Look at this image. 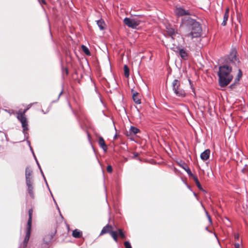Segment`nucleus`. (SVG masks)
Listing matches in <instances>:
<instances>
[{
    "instance_id": "1",
    "label": "nucleus",
    "mask_w": 248,
    "mask_h": 248,
    "mask_svg": "<svg viewBox=\"0 0 248 248\" xmlns=\"http://www.w3.org/2000/svg\"><path fill=\"white\" fill-rule=\"evenodd\" d=\"M183 26H185L183 35L184 41L191 43V42H194V39L201 37L202 29L200 24L196 20L191 18H188L186 20H184Z\"/></svg>"
},
{
    "instance_id": "2",
    "label": "nucleus",
    "mask_w": 248,
    "mask_h": 248,
    "mask_svg": "<svg viewBox=\"0 0 248 248\" xmlns=\"http://www.w3.org/2000/svg\"><path fill=\"white\" fill-rule=\"evenodd\" d=\"M232 68L227 65L220 66L217 73L219 85L221 87L227 86L231 82L233 76L231 74Z\"/></svg>"
},
{
    "instance_id": "3",
    "label": "nucleus",
    "mask_w": 248,
    "mask_h": 248,
    "mask_svg": "<svg viewBox=\"0 0 248 248\" xmlns=\"http://www.w3.org/2000/svg\"><path fill=\"white\" fill-rule=\"evenodd\" d=\"M28 108H26L23 111H18L16 112V118L21 124L23 128V132L25 135L27 134V131L29 130L28 122L25 114Z\"/></svg>"
},
{
    "instance_id": "4",
    "label": "nucleus",
    "mask_w": 248,
    "mask_h": 248,
    "mask_svg": "<svg viewBox=\"0 0 248 248\" xmlns=\"http://www.w3.org/2000/svg\"><path fill=\"white\" fill-rule=\"evenodd\" d=\"M172 91L178 97L184 98L186 96L185 91L182 88L181 86V82L180 80L175 79L171 83Z\"/></svg>"
},
{
    "instance_id": "5",
    "label": "nucleus",
    "mask_w": 248,
    "mask_h": 248,
    "mask_svg": "<svg viewBox=\"0 0 248 248\" xmlns=\"http://www.w3.org/2000/svg\"><path fill=\"white\" fill-rule=\"evenodd\" d=\"M141 21L139 17L130 18L125 17L124 19V24L129 28L136 29L140 25Z\"/></svg>"
},
{
    "instance_id": "6",
    "label": "nucleus",
    "mask_w": 248,
    "mask_h": 248,
    "mask_svg": "<svg viewBox=\"0 0 248 248\" xmlns=\"http://www.w3.org/2000/svg\"><path fill=\"white\" fill-rule=\"evenodd\" d=\"M107 233H109L114 241L116 242H118L117 232L116 231H113L112 227L109 224H107L103 227L101 232L100 235H103Z\"/></svg>"
},
{
    "instance_id": "7",
    "label": "nucleus",
    "mask_w": 248,
    "mask_h": 248,
    "mask_svg": "<svg viewBox=\"0 0 248 248\" xmlns=\"http://www.w3.org/2000/svg\"><path fill=\"white\" fill-rule=\"evenodd\" d=\"M31 232V228H26V235L23 242L21 244V247L26 248L27 246L28 241L29 240Z\"/></svg>"
},
{
    "instance_id": "8",
    "label": "nucleus",
    "mask_w": 248,
    "mask_h": 248,
    "mask_svg": "<svg viewBox=\"0 0 248 248\" xmlns=\"http://www.w3.org/2000/svg\"><path fill=\"white\" fill-rule=\"evenodd\" d=\"M31 232V228H26V235L23 242L21 244V247L26 248L27 246L28 241L29 240Z\"/></svg>"
},
{
    "instance_id": "9",
    "label": "nucleus",
    "mask_w": 248,
    "mask_h": 248,
    "mask_svg": "<svg viewBox=\"0 0 248 248\" xmlns=\"http://www.w3.org/2000/svg\"><path fill=\"white\" fill-rule=\"evenodd\" d=\"M31 232V228H26V235L23 242L21 244V247L26 248L27 246L28 241L29 240Z\"/></svg>"
},
{
    "instance_id": "10",
    "label": "nucleus",
    "mask_w": 248,
    "mask_h": 248,
    "mask_svg": "<svg viewBox=\"0 0 248 248\" xmlns=\"http://www.w3.org/2000/svg\"><path fill=\"white\" fill-rule=\"evenodd\" d=\"M175 13L176 15L178 16H183L185 15H190V12L186 10L181 7H177L175 10Z\"/></svg>"
},
{
    "instance_id": "11",
    "label": "nucleus",
    "mask_w": 248,
    "mask_h": 248,
    "mask_svg": "<svg viewBox=\"0 0 248 248\" xmlns=\"http://www.w3.org/2000/svg\"><path fill=\"white\" fill-rule=\"evenodd\" d=\"M28 187V192L31 198H34V195L33 192V181L26 182Z\"/></svg>"
},
{
    "instance_id": "12",
    "label": "nucleus",
    "mask_w": 248,
    "mask_h": 248,
    "mask_svg": "<svg viewBox=\"0 0 248 248\" xmlns=\"http://www.w3.org/2000/svg\"><path fill=\"white\" fill-rule=\"evenodd\" d=\"M133 93L132 98L134 102L137 104H140L141 103V95L140 94L136 92H134L133 90H132Z\"/></svg>"
},
{
    "instance_id": "13",
    "label": "nucleus",
    "mask_w": 248,
    "mask_h": 248,
    "mask_svg": "<svg viewBox=\"0 0 248 248\" xmlns=\"http://www.w3.org/2000/svg\"><path fill=\"white\" fill-rule=\"evenodd\" d=\"M236 54V50L234 48L232 49L229 55V59L232 62L235 63L236 62L238 61Z\"/></svg>"
},
{
    "instance_id": "14",
    "label": "nucleus",
    "mask_w": 248,
    "mask_h": 248,
    "mask_svg": "<svg viewBox=\"0 0 248 248\" xmlns=\"http://www.w3.org/2000/svg\"><path fill=\"white\" fill-rule=\"evenodd\" d=\"M31 175V170L29 168H27L25 171L26 182L33 181Z\"/></svg>"
},
{
    "instance_id": "15",
    "label": "nucleus",
    "mask_w": 248,
    "mask_h": 248,
    "mask_svg": "<svg viewBox=\"0 0 248 248\" xmlns=\"http://www.w3.org/2000/svg\"><path fill=\"white\" fill-rule=\"evenodd\" d=\"M210 154V150L206 149L201 154V158L203 161L207 160L209 157Z\"/></svg>"
},
{
    "instance_id": "16",
    "label": "nucleus",
    "mask_w": 248,
    "mask_h": 248,
    "mask_svg": "<svg viewBox=\"0 0 248 248\" xmlns=\"http://www.w3.org/2000/svg\"><path fill=\"white\" fill-rule=\"evenodd\" d=\"M98 144L105 152L107 151L108 147L103 137H100L99 138Z\"/></svg>"
},
{
    "instance_id": "17",
    "label": "nucleus",
    "mask_w": 248,
    "mask_h": 248,
    "mask_svg": "<svg viewBox=\"0 0 248 248\" xmlns=\"http://www.w3.org/2000/svg\"><path fill=\"white\" fill-rule=\"evenodd\" d=\"M179 54L180 57L183 60H186L188 56V54L184 48H178Z\"/></svg>"
},
{
    "instance_id": "18",
    "label": "nucleus",
    "mask_w": 248,
    "mask_h": 248,
    "mask_svg": "<svg viewBox=\"0 0 248 248\" xmlns=\"http://www.w3.org/2000/svg\"><path fill=\"white\" fill-rule=\"evenodd\" d=\"M33 210L32 209H30L29 210V219L27 223V227L31 228V221H32V215Z\"/></svg>"
},
{
    "instance_id": "19",
    "label": "nucleus",
    "mask_w": 248,
    "mask_h": 248,
    "mask_svg": "<svg viewBox=\"0 0 248 248\" xmlns=\"http://www.w3.org/2000/svg\"><path fill=\"white\" fill-rule=\"evenodd\" d=\"M82 232L78 229H75L73 231L72 236L76 238H80L82 236Z\"/></svg>"
},
{
    "instance_id": "20",
    "label": "nucleus",
    "mask_w": 248,
    "mask_h": 248,
    "mask_svg": "<svg viewBox=\"0 0 248 248\" xmlns=\"http://www.w3.org/2000/svg\"><path fill=\"white\" fill-rule=\"evenodd\" d=\"M97 24L100 30H104L106 29V24L104 21L101 19L97 21Z\"/></svg>"
},
{
    "instance_id": "21",
    "label": "nucleus",
    "mask_w": 248,
    "mask_h": 248,
    "mask_svg": "<svg viewBox=\"0 0 248 248\" xmlns=\"http://www.w3.org/2000/svg\"><path fill=\"white\" fill-rule=\"evenodd\" d=\"M117 232V236H119L122 239H125V235L124 234V233L123 232L122 229H119L118 230Z\"/></svg>"
},
{
    "instance_id": "22",
    "label": "nucleus",
    "mask_w": 248,
    "mask_h": 248,
    "mask_svg": "<svg viewBox=\"0 0 248 248\" xmlns=\"http://www.w3.org/2000/svg\"><path fill=\"white\" fill-rule=\"evenodd\" d=\"M81 48H82V51L84 52V53L86 55H87L88 56L91 55V53H90L89 49L85 46L82 45Z\"/></svg>"
},
{
    "instance_id": "23",
    "label": "nucleus",
    "mask_w": 248,
    "mask_h": 248,
    "mask_svg": "<svg viewBox=\"0 0 248 248\" xmlns=\"http://www.w3.org/2000/svg\"><path fill=\"white\" fill-rule=\"evenodd\" d=\"M124 76L128 78L129 76V70L128 66L126 65H124Z\"/></svg>"
},
{
    "instance_id": "24",
    "label": "nucleus",
    "mask_w": 248,
    "mask_h": 248,
    "mask_svg": "<svg viewBox=\"0 0 248 248\" xmlns=\"http://www.w3.org/2000/svg\"><path fill=\"white\" fill-rule=\"evenodd\" d=\"M193 179H194V180L197 187L199 189H202V186L198 178L196 176H193Z\"/></svg>"
},
{
    "instance_id": "25",
    "label": "nucleus",
    "mask_w": 248,
    "mask_h": 248,
    "mask_svg": "<svg viewBox=\"0 0 248 248\" xmlns=\"http://www.w3.org/2000/svg\"><path fill=\"white\" fill-rule=\"evenodd\" d=\"M182 167L186 171L188 175H193L190 169L186 164H184V165L182 166Z\"/></svg>"
},
{
    "instance_id": "26",
    "label": "nucleus",
    "mask_w": 248,
    "mask_h": 248,
    "mask_svg": "<svg viewBox=\"0 0 248 248\" xmlns=\"http://www.w3.org/2000/svg\"><path fill=\"white\" fill-rule=\"evenodd\" d=\"M229 15L227 14H224L223 16V20L221 23V25L223 26H225L227 24V22L228 20Z\"/></svg>"
},
{
    "instance_id": "27",
    "label": "nucleus",
    "mask_w": 248,
    "mask_h": 248,
    "mask_svg": "<svg viewBox=\"0 0 248 248\" xmlns=\"http://www.w3.org/2000/svg\"><path fill=\"white\" fill-rule=\"evenodd\" d=\"M130 131L133 134H136L140 132V130L136 127L131 126L130 129Z\"/></svg>"
},
{
    "instance_id": "28",
    "label": "nucleus",
    "mask_w": 248,
    "mask_h": 248,
    "mask_svg": "<svg viewBox=\"0 0 248 248\" xmlns=\"http://www.w3.org/2000/svg\"><path fill=\"white\" fill-rule=\"evenodd\" d=\"M125 248H132L130 243L128 241H125L124 243Z\"/></svg>"
},
{
    "instance_id": "29",
    "label": "nucleus",
    "mask_w": 248,
    "mask_h": 248,
    "mask_svg": "<svg viewBox=\"0 0 248 248\" xmlns=\"http://www.w3.org/2000/svg\"><path fill=\"white\" fill-rule=\"evenodd\" d=\"M4 110H5V111H6L7 113H8L10 115H11L12 114H15V111L13 109H11V110L5 109Z\"/></svg>"
},
{
    "instance_id": "30",
    "label": "nucleus",
    "mask_w": 248,
    "mask_h": 248,
    "mask_svg": "<svg viewBox=\"0 0 248 248\" xmlns=\"http://www.w3.org/2000/svg\"><path fill=\"white\" fill-rule=\"evenodd\" d=\"M107 170L108 172L111 173L112 171V168L111 165H108L107 167Z\"/></svg>"
},
{
    "instance_id": "31",
    "label": "nucleus",
    "mask_w": 248,
    "mask_h": 248,
    "mask_svg": "<svg viewBox=\"0 0 248 248\" xmlns=\"http://www.w3.org/2000/svg\"><path fill=\"white\" fill-rule=\"evenodd\" d=\"M205 213H206V216L208 218V219L209 221V222L210 223H212V219H211V218L210 217V216H209V214L208 213V212L205 210Z\"/></svg>"
},
{
    "instance_id": "32",
    "label": "nucleus",
    "mask_w": 248,
    "mask_h": 248,
    "mask_svg": "<svg viewBox=\"0 0 248 248\" xmlns=\"http://www.w3.org/2000/svg\"><path fill=\"white\" fill-rule=\"evenodd\" d=\"M242 76V73L240 69L239 70V73L238 74V78L237 80H239L240 78H241Z\"/></svg>"
},
{
    "instance_id": "33",
    "label": "nucleus",
    "mask_w": 248,
    "mask_h": 248,
    "mask_svg": "<svg viewBox=\"0 0 248 248\" xmlns=\"http://www.w3.org/2000/svg\"><path fill=\"white\" fill-rule=\"evenodd\" d=\"M229 11H230L229 8L227 7L226 9V10H225V12L224 14H227V15H229Z\"/></svg>"
},
{
    "instance_id": "34",
    "label": "nucleus",
    "mask_w": 248,
    "mask_h": 248,
    "mask_svg": "<svg viewBox=\"0 0 248 248\" xmlns=\"http://www.w3.org/2000/svg\"><path fill=\"white\" fill-rule=\"evenodd\" d=\"M170 34H171V36H172V35L175 34V31H174V30H173V29H171V31H170Z\"/></svg>"
},
{
    "instance_id": "35",
    "label": "nucleus",
    "mask_w": 248,
    "mask_h": 248,
    "mask_svg": "<svg viewBox=\"0 0 248 248\" xmlns=\"http://www.w3.org/2000/svg\"><path fill=\"white\" fill-rule=\"evenodd\" d=\"M235 248H240V245L239 243H236L234 244Z\"/></svg>"
},
{
    "instance_id": "36",
    "label": "nucleus",
    "mask_w": 248,
    "mask_h": 248,
    "mask_svg": "<svg viewBox=\"0 0 248 248\" xmlns=\"http://www.w3.org/2000/svg\"><path fill=\"white\" fill-rule=\"evenodd\" d=\"M234 238H235V239H237H237H238V238H239V235H238V234H235V235H234Z\"/></svg>"
},
{
    "instance_id": "37",
    "label": "nucleus",
    "mask_w": 248,
    "mask_h": 248,
    "mask_svg": "<svg viewBox=\"0 0 248 248\" xmlns=\"http://www.w3.org/2000/svg\"><path fill=\"white\" fill-rule=\"evenodd\" d=\"M134 154L135 157H137L139 155L138 153H134Z\"/></svg>"
},
{
    "instance_id": "38",
    "label": "nucleus",
    "mask_w": 248,
    "mask_h": 248,
    "mask_svg": "<svg viewBox=\"0 0 248 248\" xmlns=\"http://www.w3.org/2000/svg\"><path fill=\"white\" fill-rule=\"evenodd\" d=\"M42 2H43V3H44V4H46V1H45V0H42Z\"/></svg>"
},
{
    "instance_id": "39",
    "label": "nucleus",
    "mask_w": 248,
    "mask_h": 248,
    "mask_svg": "<svg viewBox=\"0 0 248 248\" xmlns=\"http://www.w3.org/2000/svg\"><path fill=\"white\" fill-rule=\"evenodd\" d=\"M62 91L60 93H59V97L60 96V95L62 94Z\"/></svg>"
},
{
    "instance_id": "40",
    "label": "nucleus",
    "mask_w": 248,
    "mask_h": 248,
    "mask_svg": "<svg viewBox=\"0 0 248 248\" xmlns=\"http://www.w3.org/2000/svg\"><path fill=\"white\" fill-rule=\"evenodd\" d=\"M192 89H193V90L194 94H195V92H194V89L193 88Z\"/></svg>"
}]
</instances>
